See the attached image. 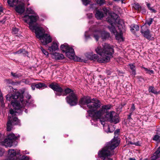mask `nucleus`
<instances>
[{
	"label": "nucleus",
	"mask_w": 160,
	"mask_h": 160,
	"mask_svg": "<svg viewBox=\"0 0 160 160\" xmlns=\"http://www.w3.org/2000/svg\"><path fill=\"white\" fill-rule=\"evenodd\" d=\"M27 99L23 100L24 97L23 98V102L20 101L14 100L12 102V105L14 108L13 109H11L10 110V115L8 116L9 120L7 124V131H10L12 128V125L19 124L20 120L14 115H17V113L20 114L23 110L24 107L32 105L34 103V101L30 99L31 96L27 93L25 96Z\"/></svg>",
	"instance_id": "obj_1"
},
{
	"label": "nucleus",
	"mask_w": 160,
	"mask_h": 160,
	"mask_svg": "<svg viewBox=\"0 0 160 160\" xmlns=\"http://www.w3.org/2000/svg\"><path fill=\"white\" fill-rule=\"evenodd\" d=\"M112 106L110 104L103 105L98 110L93 109L88 111L90 116L96 119H99L100 122L104 127L106 132H112L113 131L110 130V128L107 124H105V121L107 120L110 121L116 114V112L114 111H111L108 112V111L110 110Z\"/></svg>",
	"instance_id": "obj_2"
},
{
	"label": "nucleus",
	"mask_w": 160,
	"mask_h": 160,
	"mask_svg": "<svg viewBox=\"0 0 160 160\" xmlns=\"http://www.w3.org/2000/svg\"><path fill=\"white\" fill-rule=\"evenodd\" d=\"M102 45L103 48L98 46L95 49L96 52L101 57L98 58L97 55L90 53L86 55L87 58L94 61L97 59V61L100 63L107 62L109 61L114 52L113 47L106 43Z\"/></svg>",
	"instance_id": "obj_3"
},
{
	"label": "nucleus",
	"mask_w": 160,
	"mask_h": 160,
	"mask_svg": "<svg viewBox=\"0 0 160 160\" xmlns=\"http://www.w3.org/2000/svg\"><path fill=\"white\" fill-rule=\"evenodd\" d=\"M109 16L107 19L108 22L110 24L108 28L111 32L115 36L116 39L123 41L122 32L124 31L123 28V22L120 20L118 15L114 12L110 13Z\"/></svg>",
	"instance_id": "obj_4"
},
{
	"label": "nucleus",
	"mask_w": 160,
	"mask_h": 160,
	"mask_svg": "<svg viewBox=\"0 0 160 160\" xmlns=\"http://www.w3.org/2000/svg\"><path fill=\"white\" fill-rule=\"evenodd\" d=\"M45 30L42 27L37 29V31L35 32L36 36L41 41L43 45H46L51 42L52 41V38L50 36L45 33Z\"/></svg>",
	"instance_id": "obj_5"
},
{
	"label": "nucleus",
	"mask_w": 160,
	"mask_h": 160,
	"mask_svg": "<svg viewBox=\"0 0 160 160\" xmlns=\"http://www.w3.org/2000/svg\"><path fill=\"white\" fill-rule=\"evenodd\" d=\"M64 92L63 96L69 94L66 98L67 103L71 106L76 105L78 102V98L73 91L69 88H67L64 90Z\"/></svg>",
	"instance_id": "obj_6"
},
{
	"label": "nucleus",
	"mask_w": 160,
	"mask_h": 160,
	"mask_svg": "<svg viewBox=\"0 0 160 160\" xmlns=\"http://www.w3.org/2000/svg\"><path fill=\"white\" fill-rule=\"evenodd\" d=\"M24 18H28V20L25 19L24 20L26 22L29 21V28L32 32L34 31L35 32L37 31V29L42 28L38 25L36 23V22L39 19L38 15H24Z\"/></svg>",
	"instance_id": "obj_7"
},
{
	"label": "nucleus",
	"mask_w": 160,
	"mask_h": 160,
	"mask_svg": "<svg viewBox=\"0 0 160 160\" xmlns=\"http://www.w3.org/2000/svg\"><path fill=\"white\" fill-rule=\"evenodd\" d=\"M108 147H105L98 153V157L102 160H112L111 158H108V157L113 155L115 153L114 152Z\"/></svg>",
	"instance_id": "obj_8"
},
{
	"label": "nucleus",
	"mask_w": 160,
	"mask_h": 160,
	"mask_svg": "<svg viewBox=\"0 0 160 160\" xmlns=\"http://www.w3.org/2000/svg\"><path fill=\"white\" fill-rule=\"evenodd\" d=\"M17 138V137L15 136L13 133L8 134L7 138L5 139L3 141L0 142L1 144L6 147H11L13 145V143Z\"/></svg>",
	"instance_id": "obj_9"
},
{
	"label": "nucleus",
	"mask_w": 160,
	"mask_h": 160,
	"mask_svg": "<svg viewBox=\"0 0 160 160\" xmlns=\"http://www.w3.org/2000/svg\"><path fill=\"white\" fill-rule=\"evenodd\" d=\"M120 130L117 129L114 131V136L111 142L108 143L106 146L109 148L111 150H113L116 148L119 145V141L118 139V136L119 134Z\"/></svg>",
	"instance_id": "obj_10"
},
{
	"label": "nucleus",
	"mask_w": 160,
	"mask_h": 160,
	"mask_svg": "<svg viewBox=\"0 0 160 160\" xmlns=\"http://www.w3.org/2000/svg\"><path fill=\"white\" fill-rule=\"evenodd\" d=\"M23 94L22 93H20L18 91L15 92L13 94H8L6 96V98L7 100L10 101L12 99L14 100L12 101L11 102L14 101V100L18 101L16 99H19L21 102L22 103L23 101ZM12 104V102H11Z\"/></svg>",
	"instance_id": "obj_11"
},
{
	"label": "nucleus",
	"mask_w": 160,
	"mask_h": 160,
	"mask_svg": "<svg viewBox=\"0 0 160 160\" xmlns=\"http://www.w3.org/2000/svg\"><path fill=\"white\" fill-rule=\"evenodd\" d=\"M49 87L54 91L57 92L56 93V96L63 95V93H64V90H63L62 88L58 83H52L49 85Z\"/></svg>",
	"instance_id": "obj_12"
},
{
	"label": "nucleus",
	"mask_w": 160,
	"mask_h": 160,
	"mask_svg": "<svg viewBox=\"0 0 160 160\" xmlns=\"http://www.w3.org/2000/svg\"><path fill=\"white\" fill-rule=\"evenodd\" d=\"M100 35H101L102 38V39H106L108 38L110 36L109 33L105 31H96L93 34V37L97 41L98 40Z\"/></svg>",
	"instance_id": "obj_13"
},
{
	"label": "nucleus",
	"mask_w": 160,
	"mask_h": 160,
	"mask_svg": "<svg viewBox=\"0 0 160 160\" xmlns=\"http://www.w3.org/2000/svg\"><path fill=\"white\" fill-rule=\"evenodd\" d=\"M69 50L66 52V56L69 58L73 59L74 61H80V58L75 55L74 49L72 48L70 49Z\"/></svg>",
	"instance_id": "obj_14"
},
{
	"label": "nucleus",
	"mask_w": 160,
	"mask_h": 160,
	"mask_svg": "<svg viewBox=\"0 0 160 160\" xmlns=\"http://www.w3.org/2000/svg\"><path fill=\"white\" fill-rule=\"evenodd\" d=\"M15 9L16 11L18 13L21 14L25 11V4L22 1H20L15 6Z\"/></svg>",
	"instance_id": "obj_15"
},
{
	"label": "nucleus",
	"mask_w": 160,
	"mask_h": 160,
	"mask_svg": "<svg viewBox=\"0 0 160 160\" xmlns=\"http://www.w3.org/2000/svg\"><path fill=\"white\" fill-rule=\"evenodd\" d=\"M101 104V102L99 100L96 98H93L91 100L89 108L97 109L100 107Z\"/></svg>",
	"instance_id": "obj_16"
},
{
	"label": "nucleus",
	"mask_w": 160,
	"mask_h": 160,
	"mask_svg": "<svg viewBox=\"0 0 160 160\" xmlns=\"http://www.w3.org/2000/svg\"><path fill=\"white\" fill-rule=\"evenodd\" d=\"M142 29L141 30V32L143 36L148 39H151L152 38V35L150 33V30L146 28V27L144 25L141 27Z\"/></svg>",
	"instance_id": "obj_17"
},
{
	"label": "nucleus",
	"mask_w": 160,
	"mask_h": 160,
	"mask_svg": "<svg viewBox=\"0 0 160 160\" xmlns=\"http://www.w3.org/2000/svg\"><path fill=\"white\" fill-rule=\"evenodd\" d=\"M91 99L89 97H84L81 99L79 101L80 106L87 105L88 108L90 106Z\"/></svg>",
	"instance_id": "obj_18"
},
{
	"label": "nucleus",
	"mask_w": 160,
	"mask_h": 160,
	"mask_svg": "<svg viewBox=\"0 0 160 160\" xmlns=\"http://www.w3.org/2000/svg\"><path fill=\"white\" fill-rule=\"evenodd\" d=\"M20 150L16 153V152L14 149H10L8 150V158L12 160H14L16 158V154L19 155Z\"/></svg>",
	"instance_id": "obj_19"
},
{
	"label": "nucleus",
	"mask_w": 160,
	"mask_h": 160,
	"mask_svg": "<svg viewBox=\"0 0 160 160\" xmlns=\"http://www.w3.org/2000/svg\"><path fill=\"white\" fill-rule=\"evenodd\" d=\"M58 42H53L51 46L49 47L48 50L51 52L55 51L58 49Z\"/></svg>",
	"instance_id": "obj_20"
},
{
	"label": "nucleus",
	"mask_w": 160,
	"mask_h": 160,
	"mask_svg": "<svg viewBox=\"0 0 160 160\" xmlns=\"http://www.w3.org/2000/svg\"><path fill=\"white\" fill-rule=\"evenodd\" d=\"M32 88L33 90H34L35 88L36 87L37 88L40 89L43 87H47L46 85L42 82H39L37 84H34L32 85Z\"/></svg>",
	"instance_id": "obj_21"
},
{
	"label": "nucleus",
	"mask_w": 160,
	"mask_h": 160,
	"mask_svg": "<svg viewBox=\"0 0 160 160\" xmlns=\"http://www.w3.org/2000/svg\"><path fill=\"white\" fill-rule=\"evenodd\" d=\"M19 1V0H7V3L10 7H13L17 4Z\"/></svg>",
	"instance_id": "obj_22"
},
{
	"label": "nucleus",
	"mask_w": 160,
	"mask_h": 160,
	"mask_svg": "<svg viewBox=\"0 0 160 160\" xmlns=\"http://www.w3.org/2000/svg\"><path fill=\"white\" fill-rule=\"evenodd\" d=\"M53 58L56 60H61L64 58L63 55L62 54L58 52H55L53 54Z\"/></svg>",
	"instance_id": "obj_23"
},
{
	"label": "nucleus",
	"mask_w": 160,
	"mask_h": 160,
	"mask_svg": "<svg viewBox=\"0 0 160 160\" xmlns=\"http://www.w3.org/2000/svg\"><path fill=\"white\" fill-rule=\"evenodd\" d=\"M71 48H72L69 47L68 45L66 43H64L61 46V50L62 52H65V53L67 51L69 50V49Z\"/></svg>",
	"instance_id": "obj_24"
},
{
	"label": "nucleus",
	"mask_w": 160,
	"mask_h": 160,
	"mask_svg": "<svg viewBox=\"0 0 160 160\" xmlns=\"http://www.w3.org/2000/svg\"><path fill=\"white\" fill-rule=\"evenodd\" d=\"M104 16L103 13L102 12L98 10L95 14L96 18L98 19H101Z\"/></svg>",
	"instance_id": "obj_25"
},
{
	"label": "nucleus",
	"mask_w": 160,
	"mask_h": 160,
	"mask_svg": "<svg viewBox=\"0 0 160 160\" xmlns=\"http://www.w3.org/2000/svg\"><path fill=\"white\" fill-rule=\"evenodd\" d=\"M160 157V152L157 150L153 154V156L151 157L152 160H156L158 158Z\"/></svg>",
	"instance_id": "obj_26"
},
{
	"label": "nucleus",
	"mask_w": 160,
	"mask_h": 160,
	"mask_svg": "<svg viewBox=\"0 0 160 160\" xmlns=\"http://www.w3.org/2000/svg\"><path fill=\"white\" fill-rule=\"evenodd\" d=\"M130 31L131 32H133V31H138L139 30V26L137 25L134 24H132L130 26Z\"/></svg>",
	"instance_id": "obj_27"
},
{
	"label": "nucleus",
	"mask_w": 160,
	"mask_h": 160,
	"mask_svg": "<svg viewBox=\"0 0 160 160\" xmlns=\"http://www.w3.org/2000/svg\"><path fill=\"white\" fill-rule=\"evenodd\" d=\"M148 91L149 92H151L152 93L154 94H157L159 93V92H157L156 91V90L155 89L154 87L152 86H150L149 87Z\"/></svg>",
	"instance_id": "obj_28"
},
{
	"label": "nucleus",
	"mask_w": 160,
	"mask_h": 160,
	"mask_svg": "<svg viewBox=\"0 0 160 160\" xmlns=\"http://www.w3.org/2000/svg\"><path fill=\"white\" fill-rule=\"evenodd\" d=\"M119 122V120L118 119V116L116 113V114H115V116H114L113 118L112 119L111 122H113L114 123L116 124L118 122Z\"/></svg>",
	"instance_id": "obj_29"
},
{
	"label": "nucleus",
	"mask_w": 160,
	"mask_h": 160,
	"mask_svg": "<svg viewBox=\"0 0 160 160\" xmlns=\"http://www.w3.org/2000/svg\"><path fill=\"white\" fill-rule=\"evenodd\" d=\"M15 53L18 54H22L23 55H25L28 53V52L25 50L20 49L16 52Z\"/></svg>",
	"instance_id": "obj_30"
},
{
	"label": "nucleus",
	"mask_w": 160,
	"mask_h": 160,
	"mask_svg": "<svg viewBox=\"0 0 160 160\" xmlns=\"http://www.w3.org/2000/svg\"><path fill=\"white\" fill-rule=\"evenodd\" d=\"M11 75L14 78H19L21 76V75L20 73H14L13 72H11Z\"/></svg>",
	"instance_id": "obj_31"
},
{
	"label": "nucleus",
	"mask_w": 160,
	"mask_h": 160,
	"mask_svg": "<svg viewBox=\"0 0 160 160\" xmlns=\"http://www.w3.org/2000/svg\"><path fill=\"white\" fill-rule=\"evenodd\" d=\"M133 7L135 9L138 10V11H140V9L141 7L138 3H134L133 5Z\"/></svg>",
	"instance_id": "obj_32"
},
{
	"label": "nucleus",
	"mask_w": 160,
	"mask_h": 160,
	"mask_svg": "<svg viewBox=\"0 0 160 160\" xmlns=\"http://www.w3.org/2000/svg\"><path fill=\"white\" fill-rule=\"evenodd\" d=\"M26 12L29 14H35L34 11L30 8H27Z\"/></svg>",
	"instance_id": "obj_33"
},
{
	"label": "nucleus",
	"mask_w": 160,
	"mask_h": 160,
	"mask_svg": "<svg viewBox=\"0 0 160 160\" xmlns=\"http://www.w3.org/2000/svg\"><path fill=\"white\" fill-rule=\"evenodd\" d=\"M153 21V19L152 18H149L148 19L146 20L145 24H148L150 26L152 23Z\"/></svg>",
	"instance_id": "obj_34"
},
{
	"label": "nucleus",
	"mask_w": 160,
	"mask_h": 160,
	"mask_svg": "<svg viewBox=\"0 0 160 160\" xmlns=\"http://www.w3.org/2000/svg\"><path fill=\"white\" fill-rule=\"evenodd\" d=\"M153 140L156 141L157 142H160V137L158 135H156L153 138Z\"/></svg>",
	"instance_id": "obj_35"
},
{
	"label": "nucleus",
	"mask_w": 160,
	"mask_h": 160,
	"mask_svg": "<svg viewBox=\"0 0 160 160\" xmlns=\"http://www.w3.org/2000/svg\"><path fill=\"white\" fill-rule=\"evenodd\" d=\"M95 1L100 6L103 5L105 2L104 0H95Z\"/></svg>",
	"instance_id": "obj_36"
},
{
	"label": "nucleus",
	"mask_w": 160,
	"mask_h": 160,
	"mask_svg": "<svg viewBox=\"0 0 160 160\" xmlns=\"http://www.w3.org/2000/svg\"><path fill=\"white\" fill-rule=\"evenodd\" d=\"M82 3L85 6L87 5L88 4H89L90 0H82Z\"/></svg>",
	"instance_id": "obj_37"
},
{
	"label": "nucleus",
	"mask_w": 160,
	"mask_h": 160,
	"mask_svg": "<svg viewBox=\"0 0 160 160\" xmlns=\"http://www.w3.org/2000/svg\"><path fill=\"white\" fill-rule=\"evenodd\" d=\"M18 29L16 28H13L12 29V32L14 34H17L18 32Z\"/></svg>",
	"instance_id": "obj_38"
},
{
	"label": "nucleus",
	"mask_w": 160,
	"mask_h": 160,
	"mask_svg": "<svg viewBox=\"0 0 160 160\" xmlns=\"http://www.w3.org/2000/svg\"><path fill=\"white\" fill-rule=\"evenodd\" d=\"M41 50L42 51V52L43 53V54L45 55H48V52L45 50L42 47L41 48Z\"/></svg>",
	"instance_id": "obj_39"
},
{
	"label": "nucleus",
	"mask_w": 160,
	"mask_h": 160,
	"mask_svg": "<svg viewBox=\"0 0 160 160\" xmlns=\"http://www.w3.org/2000/svg\"><path fill=\"white\" fill-rule=\"evenodd\" d=\"M140 11H141L142 12V13L144 14L146 13V9L144 7H141V8L140 9Z\"/></svg>",
	"instance_id": "obj_40"
},
{
	"label": "nucleus",
	"mask_w": 160,
	"mask_h": 160,
	"mask_svg": "<svg viewBox=\"0 0 160 160\" xmlns=\"http://www.w3.org/2000/svg\"><path fill=\"white\" fill-rule=\"evenodd\" d=\"M129 66H130V68L132 70H135V66L133 64H130Z\"/></svg>",
	"instance_id": "obj_41"
},
{
	"label": "nucleus",
	"mask_w": 160,
	"mask_h": 160,
	"mask_svg": "<svg viewBox=\"0 0 160 160\" xmlns=\"http://www.w3.org/2000/svg\"><path fill=\"white\" fill-rule=\"evenodd\" d=\"M135 110V107L134 104L132 105V106L130 108V111L132 112H133Z\"/></svg>",
	"instance_id": "obj_42"
},
{
	"label": "nucleus",
	"mask_w": 160,
	"mask_h": 160,
	"mask_svg": "<svg viewBox=\"0 0 160 160\" xmlns=\"http://www.w3.org/2000/svg\"><path fill=\"white\" fill-rule=\"evenodd\" d=\"M103 11L104 12V13L107 14L108 12V10L105 8H104L102 9Z\"/></svg>",
	"instance_id": "obj_43"
},
{
	"label": "nucleus",
	"mask_w": 160,
	"mask_h": 160,
	"mask_svg": "<svg viewBox=\"0 0 160 160\" xmlns=\"http://www.w3.org/2000/svg\"><path fill=\"white\" fill-rule=\"evenodd\" d=\"M0 101L2 103L3 102V97L2 96V94H1L0 95Z\"/></svg>",
	"instance_id": "obj_44"
},
{
	"label": "nucleus",
	"mask_w": 160,
	"mask_h": 160,
	"mask_svg": "<svg viewBox=\"0 0 160 160\" xmlns=\"http://www.w3.org/2000/svg\"><path fill=\"white\" fill-rule=\"evenodd\" d=\"M154 73V72L152 70H149L148 72L147 73H148L150 74H153Z\"/></svg>",
	"instance_id": "obj_45"
},
{
	"label": "nucleus",
	"mask_w": 160,
	"mask_h": 160,
	"mask_svg": "<svg viewBox=\"0 0 160 160\" xmlns=\"http://www.w3.org/2000/svg\"><path fill=\"white\" fill-rule=\"evenodd\" d=\"M86 33L87 32H85V36L86 38V39L87 40L88 39V38H90V37L89 36H86Z\"/></svg>",
	"instance_id": "obj_46"
},
{
	"label": "nucleus",
	"mask_w": 160,
	"mask_h": 160,
	"mask_svg": "<svg viewBox=\"0 0 160 160\" xmlns=\"http://www.w3.org/2000/svg\"><path fill=\"white\" fill-rule=\"evenodd\" d=\"M142 68H143L144 69L145 71L146 72V73H148V72L149 71V69H148V68H146L144 67H142Z\"/></svg>",
	"instance_id": "obj_47"
},
{
	"label": "nucleus",
	"mask_w": 160,
	"mask_h": 160,
	"mask_svg": "<svg viewBox=\"0 0 160 160\" xmlns=\"http://www.w3.org/2000/svg\"><path fill=\"white\" fill-rule=\"evenodd\" d=\"M132 74L133 75H135L136 74V71L135 70H132Z\"/></svg>",
	"instance_id": "obj_48"
},
{
	"label": "nucleus",
	"mask_w": 160,
	"mask_h": 160,
	"mask_svg": "<svg viewBox=\"0 0 160 160\" xmlns=\"http://www.w3.org/2000/svg\"><path fill=\"white\" fill-rule=\"evenodd\" d=\"M4 138V136L0 133V140H2Z\"/></svg>",
	"instance_id": "obj_49"
},
{
	"label": "nucleus",
	"mask_w": 160,
	"mask_h": 160,
	"mask_svg": "<svg viewBox=\"0 0 160 160\" xmlns=\"http://www.w3.org/2000/svg\"><path fill=\"white\" fill-rule=\"evenodd\" d=\"M22 159H24V160H26L27 159V156L24 155L22 157Z\"/></svg>",
	"instance_id": "obj_50"
},
{
	"label": "nucleus",
	"mask_w": 160,
	"mask_h": 160,
	"mask_svg": "<svg viewBox=\"0 0 160 160\" xmlns=\"http://www.w3.org/2000/svg\"><path fill=\"white\" fill-rule=\"evenodd\" d=\"M152 12H156V11L154 9L152 8L151 10V11Z\"/></svg>",
	"instance_id": "obj_51"
},
{
	"label": "nucleus",
	"mask_w": 160,
	"mask_h": 160,
	"mask_svg": "<svg viewBox=\"0 0 160 160\" xmlns=\"http://www.w3.org/2000/svg\"><path fill=\"white\" fill-rule=\"evenodd\" d=\"M147 6L148 8H150L151 7L150 4L149 3H148L147 4Z\"/></svg>",
	"instance_id": "obj_52"
},
{
	"label": "nucleus",
	"mask_w": 160,
	"mask_h": 160,
	"mask_svg": "<svg viewBox=\"0 0 160 160\" xmlns=\"http://www.w3.org/2000/svg\"><path fill=\"white\" fill-rule=\"evenodd\" d=\"M27 152V151L26 150L25 151H23V154H29L28 152Z\"/></svg>",
	"instance_id": "obj_53"
},
{
	"label": "nucleus",
	"mask_w": 160,
	"mask_h": 160,
	"mask_svg": "<svg viewBox=\"0 0 160 160\" xmlns=\"http://www.w3.org/2000/svg\"><path fill=\"white\" fill-rule=\"evenodd\" d=\"M131 113H130V114L129 115H128V119H130L131 118Z\"/></svg>",
	"instance_id": "obj_54"
},
{
	"label": "nucleus",
	"mask_w": 160,
	"mask_h": 160,
	"mask_svg": "<svg viewBox=\"0 0 160 160\" xmlns=\"http://www.w3.org/2000/svg\"><path fill=\"white\" fill-rule=\"evenodd\" d=\"M129 160H136L134 158H129Z\"/></svg>",
	"instance_id": "obj_55"
},
{
	"label": "nucleus",
	"mask_w": 160,
	"mask_h": 160,
	"mask_svg": "<svg viewBox=\"0 0 160 160\" xmlns=\"http://www.w3.org/2000/svg\"><path fill=\"white\" fill-rule=\"evenodd\" d=\"M5 22V19L3 20L2 21H0V22H2L3 23H4Z\"/></svg>",
	"instance_id": "obj_56"
},
{
	"label": "nucleus",
	"mask_w": 160,
	"mask_h": 160,
	"mask_svg": "<svg viewBox=\"0 0 160 160\" xmlns=\"http://www.w3.org/2000/svg\"><path fill=\"white\" fill-rule=\"evenodd\" d=\"M2 8H0V13L2 12Z\"/></svg>",
	"instance_id": "obj_57"
},
{
	"label": "nucleus",
	"mask_w": 160,
	"mask_h": 160,
	"mask_svg": "<svg viewBox=\"0 0 160 160\" xmlns=\"http://www.w3.org/2000/svg\"><path fill=\"white\" fill-rule=\"evenodd\" d=\"M158 151L160 152V146L158 147L157 150Z\"/></svg>",
	"instance_id": "obj_58"
},
{
	"label": "nucleus",
	"mask_w": 160,
	"mask_h": 160,
	"mask_svg": "<svg viewBox=\"0 0 160 160\" xmlns=\"http://www.w3.org/2000/svg\"><path fill=\"white\" fill-rule=\"evenodd\" d=\"M113 0L114 1L117 2H119L120 1H121V0Z\"/></svg>",
	"instance_id": "obj_59"
},
{
	"label": "nucleus",
	"mask_w": 160,
	"mask_h": 160,
	"mask_svg": "<svg viewBox=\"0 0 160 160\" xmlns=\"http://www.w3.org/2000/svg\"><path fill=\"white\" fill-rule=\"evenodd\" d=\"M92 17V14H91L89 16V18H90Z\"/></svg>",
	"instance_id": "obj_60"
},
{
	"label": "nucleus",
	"mask_w": 160,
	"mask_h": 160,
	"mask_svg": "<svg viewBox=\"0 0 160 160\" xmlns=\"http://www.w3.org/2000/svg\"><path fill=\"white\" fill-rule=\"evenodd\" d=\"M140 160H142V158H141L140 159ZM143 160H148V159L147 158H145Z\"/></svg>",
	"instance_id": "obj_61"
},
{
	"label": "nucleus",
	"mask_w": 160,
	"mask_h": 160,
	"mask_svg": "<svg viewBox=\"0 0 160 160\" xmlns=\"http://www.w3.org/2000/svg\"><path fill=\"white\" fill-rule=\"evenodd\" d=\"M152 8H151V7H150V8H148V9L149 10H150V11L152 9Z\"/></svg>",
	"instance_id": "obj_62"
},
{
	"label": "nucleus",
	"mask_w": 160,
	"mask_h": 160,
	"mask_svg": "<svg viewBox=\"0 0 160 160\" xmlns=\"http://www.w3.org/2000/svg\"><path fill=\"white\" fill-rule=\"evenodd\" d=\"M124 0H121V1H122V3H123V1H124Z\"/></svg>",
	"instance_id": "obj_63"
},
{
	"label": "nucleus",
	"mask_w": 160,
	"mask_h": 160,
	"mask_svg": "<svg viewBox=\"0 0 160 160\" xmlns=\"http://www.w3.org/2000/svg\"><path fill=\"white\" fill-rule=\"evenodd\" d=\"M1 94H2V92H1V91L0 90V95Z\"/></svg>",
	"instance_id": "obj_64"
}]
</instances>
